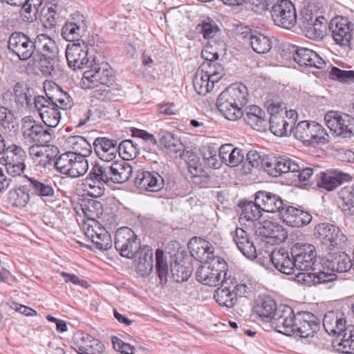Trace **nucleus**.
<instances>
[{"label":"nucleus","mask_w":354,"mask_h":354,"mask_svg":"<svg viewBox=\"0 0 354 354\" xmlns=\"http://www.w3.org/2000/svg\"><path fill=\"white\" fill-rule=\"evenodd\" d=\"M257 314L261 318L263 329L269 332H283L282 328H291L290 332H317L320 329L319 319L309 313H299L295 315L288 306L277 307L275 301L271 297L261 300L255 307Z\"/></svg>","instance_id":"f257e3e1"},{"label":"nucleus","mask_w":354,"mask_h":354,"mask_svg":"<svg viewBox=\"0 0 354 354\" xmlns=\"http://www.w3.org/2000/svg\"><path fill=\"white\" fill-rule=\"evenodd\" d=\"M248 88L243 84H234L218 97L216 106L221 113L229 120L241 118V110L248 103Z\"/></svg>","instance_id":"f03ea898"},{"label":"nucleus","mask_w":354,"mask_h":354,"mask_svg":"<svg viewBox=\"0 0 354 354\" xmlns=\"http://www.w3.org/2000/svg\"><path fill=\"white\" fill-rule=\"evenodd\" d=\"M227 270V264L225 261L215 257L198 267L196 277L198 281L204 285L216 286L226 279Z\"/></svg>","instance_id":"7ed1b4c3"},{"label":"nucleus","mask_w":354,"mask_h":354,"mask_svg":"<svg viewBox=\"0 0 354 354\" xmlns=\"http://www.w3.org/2000/svg\"><path fill=\"white\" fill-rule=\"evenodd\" d=\"M266 168L268 174L273 177H278L283 173H297V176L301 183L308 180L314 174L312 168H302L296 160L286 156L278 157V159L266 162Z\"/></svg>","instance_id":"20e7f679"},{"label":"nucleus","mask_w":354,"mask_h":354,"mask_svg":"<svg viewBox=\"0 0 354 354\" xmlns=\"http://www.w3.org/2000/svg\"><path fill=\"white\" fill-rule=\"evenodd\" d=\"M290 254L294 258L295 270L301 272L315 271L319 266L317 251L313 245L297 243L291 248Z\"/></svg>","instance_id":"39448f33"},{"label":"nucleus","mask_w":354,"mask_h":354,"mask_svg":"<svg viewBox=\"0 0 354 354\" xmlns=\"http://www.w3.org/2000/svg\"><path fill=\"white\" fill-rule=\"evenodd\" d=\"M66 57L68 66L73 69L93 66L94 58L89 55V46L84 40H77L69 44L66 49Z\"/></svg>","instance_id":"423d86ee"},{"label":"nucleus","mask_w":354,"mask_h":354,"mask_svg":"<svg viewBox=\"0 0 354 354\" xmlns=\"http://www.w3.org/2000/svg\"><path fill=\"white\" fill-rule=\"evenodd\" d=\"M295 138L304 143H326L328 142V135L319 124L301 121L293 129Z\"/></svg>","instance_id":"0eeeda50"},{"label":"nucleus","mask_w":354,"mask_h":354,"mask_svg":"<svg viewBox=\"0 0 354 354\" xmlns=\"http://www.w3.org/2000/svg\"><path fill=\"white\" fill-rule=\"evenodd\" d=\"M326 125L330 131L343 138L354 136V118L337 111H328L324 117Z\"/></svg>","instance_id":"6e6552de"},{"label":"nucleus","mask_w":354,"mask_h":354,"mask_svg":"<svg viewBox=\"0 0 354 354\" xmlns=\"http://www.w3.org/2000/svg\"><path fill=\"white\" fill-rule=\"evenodd\" d=\"M115 248L123 257L133 259L140 248V241L130 228L118 229L115 235Z\"/></svg>","instance_id":"1a4fd4ad"},{"label":"nucleus","mask_w":354,"mask_h":354,"mask_svg":"<svg viewBox=\"0 0 354 354\" xmlns=\"http://www.w3.org/2000/svg\"><path fill=\"white\" fill-rule=\"evenodd\" d=\"M271 16L275 25L286 29L294 27L297 21L295 7L290 0L277 1L272 6Z\"/></svg>","instance_id":"9d476101"},{"label":"nucleus","mask_w":354,"mask_h":354,"mask_svg":"<svg viewBox=\"0 0 354 354\" xmlns=\"http://www.w3.org/2000/svg\"><path fill=\"white\" fill-rule=\"evenodd\" d=\"M33 40L21 32H14L9 37L8 49L16 55L20 60L35 59Z\"/></svg>","instance_id":"9b49d317"},{"label":"nucleus","mask_w":354,"mask_h":354,"mask_svg":"<svg viewBox=\"0 0 354 354\" xmlns=\"http://www.w3.org/2000/svg\"><path fill=\"white\" fill-rule=\"evenodd\" d=\"M21 129L24 139L37 145H46L52 139V130L44 128L30 116L23 118Z\"/></svg>","instance_id":"f8f14e48"},{"label":"nucleus","mask_w":354,"mask_h":354,"mask_svg":"<svg viewBox=\"0 0 354 354\" xmlns=\"http://www.w3.org/2000/svg\"><path fill=\"white\" fill-rule=\"evenodd\" d=\"M84 234L96 249L107 250L112 246L111 235L100 223L92 218L84 224Z\"/></svg>","instance_id":"ddd939ff"},{"label":"nucleus","mask_w":354,"mask_h":354,"mask_svg":"<svg viewBox=\"0 0 354 354\" xmlns=\"http://www.w3.org/2000/svg\"><path fill=\"white\" fill-rule=\"evenodd\" d=\"M57 104L50 102L48 98L38 95L35 98L34 107L37 110L43 122L48 127H56L61 119V111Z\"/></svg>","instance_id":"4468645a"},{"label":"nucleus","mask_w":354,"mask_h":354,"mask_svg":"<svg viewBox=\"0 0 354 354\" xmlns=\"http://www.w3.org/2000/svg\"><path fill=\"white\" fill-rule=\"evenodd\" d=\"M315 230L317 239L329 250L337 248L346 240L343 232L338 227L332 224H318Z\"/></svg>","instance_id":"2eb2a0df"},{"label":"nucleus","mask_w":354,"mask_h":354,"mask_svg":"<svg viewBox=\"0 0 354 354\" xmlns=\"http://www.w3.org/2000/svg\"><path fill=\"white\" fill-rule=\"evenodd\" d=\"M353 24L343 17L333 18L329 25V30L335 43L341 46H348L352 40Z\"/></svg>","instance_id":"dca6fc26"},{"label":"nucleus","mask_w":354,"mask_h":354,"mask_svg":"<svg viewBox=\"0 0 354 354\" xmlns=\"http://www.w3.org/2000/svg\"><path fill=\"white\" fill-rule=\"evenodd\" d=\"M269 107L271 111L270 117V129L273 134L279 137L288 136L293 131V128L290 122L286 120L283 113L284 104H273Z\"/></svg>","instance_id":"f3484780"},{"label":"nucleus","mask_w":354,"mask_h":354,"mask_svg":"<svg viewBox=\"0 0 354 354\" xmlns=\"http://www.w3.org/2000/svg\"><path fill=\"white\" fill-rule=\"evenodd\" d=\"M188 249L192 257L201 262H207L214 257L212 244L200 237H192L188 243Z\"/></svg>","instance_id":"a211bd4d"},{"label":"nucleus","mask_w":354,"mask_h":354,"mask_svg":"<svg viewBox=\"0 0 354 354\" xmlns=\"http://www.w3.org/2000/svg\"><path fill=\"white\" fill-rule=\"evenodd\" d=\"M335 274L332 268L328 266V270H321L317 268L315 271L311 272H299L295 274V281L299 283L311 286L318 283H326L334 280Z\"/></svg>","instance_id":"6ab92c4d"},{"label":"nucleus","mask_w":354,"mask_h":354,"mask_svg":"<svg viewBox=\"0 0 354 354\" xmlns=\"http://www.w3.org/2000/svg\"><path fill=\"white\" fill-rule=\"evenodd\" d=\"M93 146L97 157L105 162L113 161L118 156V145L115 140L97 138L94 140Z\"/></svg>","instance_id":"aec40b11"},{"label":"nucleus","mask_w":354,"mask_h":354,"mask_svg":"<svg viewBox=\"0 0 354 354\" xmlns=\"http://www.w3.org/2000/svg\"><path fill=\"white\" fill-rule=\"evenodd\" d=\"M135 185L143 190L158 192L163 187L164 180L156 171H142L137 174Z\"/></svg>","instance_id":"412c9836"},{"label":"nucleus","mask_w":354,"mask_h":354,"mask_svg":"<svg viewBox=\"0 0 354 354\" xmlns=\"http://www.w3.org/2000/svg\"><path fill=\"white\" fill-rule=\"evenodd\" d=\"M279 216L286 225L295 227L306 225L312 221V216L308 212L292 206L284 207Z\"/></svg>","instance_id":"4be33fe9"},{"label":"nucleus","mask_w":354,"mask_h":354,"mask_svg":"<svg viewBox=\"0 0 354 354\" xmlns=\"http://www.w3.org/2000/svg\"><path fill=\"white\" fill-rule=\"evenodd\" d=\"M241 118L253 129L261 131L266 127V113L257 105H250L241 110Z\"/></svg>","instance_id":"5701e85b"},{"label":"nucleus","mask_w":354,"mask_h":354,"mask_svg":"<svg viewBox=\"0 0 354 354\" xmlns=\"http://www.w3.org/2000/svg\"><path fill=\"white\" fill-rule=\"evenodd\" d=\"M231 236L237 248L245 257L253 259L257 257L253 241L250 240L245 230L241 227H236L234 231L231 232Z\"/></svg>","instance_id":"b1692460"},{"label":"nucleus","mask_w":354,"mask_h":354,"mask_svg":"<svg viewBox=\"0 0 354 354\" xmlns=\"http://www.w3.org/2000/svg\"><path fill=\"white\" fill-rule=\"evenodd\" d=\"M270 260L274 267L281 273L288 275L294 273V258L285 248L274 249L270 254Z\"/></svg>","instance_id":"393cba45"},{"label":"nucleus","mask_w":354,"mask_h":354,"mask_svg":"<svg viewBox=\"0 0 354 354\" xmlns=\"http://www.w3.org/2000/svg\"><path fill=\"white\" fill-rule=\"evenodd\" d=\"M294 60L301 66L315 67L322 69L325 65L324 60L315 51L309 48H297L294 54Z\"/></svg>","instance_id":"a878e982"},{"label":"nucleus","mask_w":354,"mask_h":354,"mask_svg":"<svg viewBox=\"0 0 354 354\" xmlns=\"http://www.w3.org/2000/svg\"><path fill=\"white\" fill-rule=\"evenodd\" d=\"M255 201H257L263 212H278L280 215V212L284 208L283 201L279 196L265 191L256 193Z\"/></svg>","instance_id":"bb28decb"},{"label":"nucleus","mask_w":354,"mask_h":354,"mask_svg":"<svg viewBox=\"0 0 354 354\" xmlns=\"http://www.w3.org/2000/svg\"><path fill=\"white\" fill-rule=\"evenodd\" d=\"M73 341L79 351L91 349L93 353H102L105 350L104 344L89 333H74Z\"/></svg>","instance_id":"cd10ccee"},{"label":"nucleus","mask_w":354,"mask_h":354,"mask_svg":"<svg viewBox=\"0 0 354 354\" xmlns=\"http://www.w3.org/2000/svg\"><path fill=\"white\" fill-rule=\"evenodd\" d=\"M322 326L325 329V332H348L354 331L350 329V326H346V320L343 313H336L333 311L327 313L322 322Z\"/></svg>","instance_id":"c85d7f7f"},{"label":"nucleus","mask_w":354,"mask_h":354,"mask_svg":"<svg viewBox=\"0 0 354 354\" xmlns=\"http://www.w3.org/2000/svg\"><path fill=\"white\" fill-rule=\"evenodd\" d=\"M135 263L136 271L141 276L145 277L151 274L153 270V250L149 246H143L136 254Z\"/></svg>","instance_id":"c756f323"},{"label":"nucleus","mask_w":354,"mask_h":354,"mask_svg":"<svg viewBox=\"0 0 354 354\" xmlns=\"http://www.w3.org/2000/svg\"><path fill=\"white\" fill-rule=\"evenodd\" d=\"M238 297H250L257 290V282L252 277L243 274L238 279H228Z\"/></svg>","instance_id":"7c9ffc66"},{"label":"nucleus","mask_w":354,"mask_h":354,"mask_svg":"<svg viewBox=\"0 0 354 354\" xmlns=\"http://www.w3.org/2000/svg\"><path fill=\"white\" fill-rule=\"evenodd\" d=\"M219 158L223 163L230 167H236L244 159L243 150L234 147L232 144H225L219 148Z\"/></svg>","instance_id":"2f4dec72"},{"label":"nucleus","mask_w":354,"mask_h":354,"mask_svg":"<svg viewBox=\"0 0 354 354\" xmlns=\"http://www.w3.org/2000/svg\"><path fill=\"white\" fill-rule=\"evenodd\" d=\"M77 19L73 18L75 21H67L62 28L61 35L66 41H76L80 40L78 38L81 32L84 30L86 26L84 23V17L77 14Z\"/></svg>","instance_id":"473e14b6"},{"label":"nucleus","mask_w":354,"mask_h":354,"mask_svg":"<svg viewBox=\"0 0 354 354\" xmlns=\"http://www.w3.org/2000/svg\"><path fill=\"white\" fill-rule=\"evenodd\" d=\"M221 286L216 290L214 298L221 306L231 308L237 301L238 295L234 290L233 286L230 284L228 279L223 280L221 283Z\"/></svg>","instance_id":"72a5a7b5"},{"label":"nucleus","mask_w":354,"mask_h":354,"mask_svg":"<svg viewBox=\"0 0 354 354\" xmlns=\"http://www.w3.org/2000/svg\"><path fill=\"white\" fill-rule=\"evenodd\" d=\"M111 182L113 183H124L127 182L133 173L132 167L124 160L110 162Z\"/></svg>","instance_id":"f704fd0d"},{"label":"nucleus","mask_w":354,"mask_h":354,"mask_svg":"<svg viewBox=\"0 0 354 354\" xmlns=\"http://www.w3.org/2000/svg\"><path fill=\"white\" fill-rule=\"evenodd\" d=\"M347 174L337 171H327L320 173L317 185L327 191H333L339 187L344 181L346 180Z\"/></svg>","instance_id":"c9c22d12"},{"label":"nucleus","mask_w":354,"mask_h":354,"mask_svg":"<svg viewBox=\"0 0 354 354\" xmlns=\"http://www.w3.org/2000/svg\"><path fill=\"white\" fill-rule=\"evenodd\" d=\"M186 162L190 177L194 183L202 185L207 183L208 176L203 169L199 158L194 153L190 154Z\"/></svg>","instance_id":"e433bc0d"},{"label":"nucleus","mask_w":354,"mask_h":354,"mask_svg":"<svg viewBox=\"0 0 354 354\" xmlns=\"http://www.w3.org/2000/svg\"><path fill=\"white\" fill-rule=\"evenodd\" d=\"M15 101L21 107L31 109L34 107V91L32 88L17 82L14 86Z\"/></svg>","instance_id":"4c0bfd02"},{"label":"nucleus","mask_w":354,"mask_h":354,"mask_svg":"<svg viewBox=\"0 0 354 354\" xmlns=\"http://www.w3.org/2000/svg\"><path fill=\"white\" fill-rule=\"evenodd\" d=\"M332 346L338 353L354 354V333H333Z\"/></svg>","instance_id":"58836bf2"},{"label":"nucleus","mask_w":354,"mask_h":354,"mask_svg":"<svg viewBox=\"0 0 354 354\" xmlns=\"http://www.w3.org/2000/svg\"><path fill=\"white\" fill-rule=\"evenodd\" d=\"M66 144L70 149L69 152L78 156L86 158L92 151L91 144L82 136H70L67 138Z\"/></svg>","instance_id":"ea45409f"},{"label":"nucleus","mask_w":354,"mask_h":354,"mask_svg":"<svg viewBox=\"0 0 354 354\" xmlns=\"http://www.w3.org/2000/svg\"><path fill=\"white\" fill-rule=\"evenodd\" d=\"M261 234L263 236L273 239L275 243L284 242L288 238V232L284 227L275 222H265Z\"/></svg>","instance_id":"a19ab883"},{"label":"nucleus","mask_w":354,"mask_h":354,"mask_svg":"<svg viewBox=\"0 0 354 354\" xmlns=\"http://www.w3.org/2000/svg\"><path fill=\"white\" fill-rule=\"evenodd\" d=\"M239 206L241 208L240 222H254L259 220L262 215L263 211L257 201L241 202Z\"/></svg>","instance_id":"79ce46f5"},{"label":"nucleus","mask_w":354,"mask_h":354,"mask_svg":"<svg viewBox=\"0 0 354 354\" xmlns=\"http://www.w3.org/2000/svg\"><path fill=\"white\" fill-rule=\"evenodd\" d=\"M326 263L332 268V271L337 272H346L351 268H354L353 261L345 252L335 254L331 260H327Z\"/></svg>","instance_id":"37998d69"},{"label":"nucleus","mask_w":354,"mask_h":354,"mask_svg":"<svg viewBox=\"0 0 354 354\" xmlns=\"http://www.w3.org/2000/svg\"><path fill=\"white\" fill-rule=\"evenodd\" d=\"M3 156L0 158V163L2 165H8L18 162L24 161L26 157V151L19 146L11 145L2 152Z\"/></svg>","instance_id":"c03bdc74"},{"label":"nucleus","mask_w":354,"mask_h":354,"mask_svg":"<svg viewBox=\"0 0 354 354\" xmlns=\"http://www.w3.org/2000/svg\"><path fill=\"white\" fill-rule=\"evenodd\" d=\"M60 8V6L56 3H45L39 15L46 28H51L56 25Z\"/></svg>","instance_id":"a18cd8bd"},{"label":"nucleus","mask_w":354,"mask_h":354,"mask_svg":"<svg viewBox=\"0 0 354 354\" xmlns=\"http://www.w3.org/2000/svg\"><path fill=\"white\" fill-rule=\"evenodd\" d=\"M339 205L346 214L354 213V189L351 186L342 188L338 192Z\"/></svg>","instance_id":"49530a36"},{"label":"nucleus","mask_w":354,"mask_h":354,"mask_svg":"<svg viewBox=\"0 0 354 354\" xmlns=\"http://www.w3.org/2000/svg\"><path fill=\"white\" fill-rule=\"evenodd\" d=\"M198 69L207 75L214 84L218 82L225 75L223 66L216 62H204Z\"/></svg>","instance_id":"de8ad7c7"},{"label":"nucleus","mask_w":354,"mask_h":354,"mask_svg":"<svg viewBox=\"0 0 354 354\" xmlns=\"http://www.w3.org/2000/svg\"><path fill=\"white\" fill-rule=\"evenodd\" d=\"M250 45L252 50L259 54H265L269 52L272 48L270 39L263 34L255 32L249 36Z\"/></svg>","instance_id":"09e8293b"},{"label":"nucleus","mask_w":354,"mask_h":354,"mask_svg":"<svg viewBox=\"0 0 354 354\" xmlns=\"http://www.w3.org/2000/svg\"><path fill=\"white\" fill-rule=\"evenodd\" d=\"M206 75L198 68L193 79L194 88L196 93L201 95L210 92L214 85Z\"/></svg>","instance_id":"8fccbe9b"},{"label":"nucleus","mask_w":354,"mask_h":354,"mask_svg":"<svg viewBox=\"0 0 354 354\" xmlns=\"http://www.w3.org/2000/svg\"><path fill=\"white\" fill-rule=\"evenodd\" d=\"M30 200L29 194L24 187L13 189L8 193V201L12 207H24Z\"/></svg>","instance_id":"3c124183"},{"label":"nucleus","mask_w":354,"mask_h":354,"mask_svg":"<svg viewBox=\"0 0 354 354\" xmlns=\"http://www.w3.org/2000/svg\"><path fill=\"white\" fill-rule=\"evenodd\" d=\"M118 156L124 160H133L140 153L138 145L132 140H125L122 141L118 146Z\"/></svg>","instance_id":"603ef678"},{"label":"nucleus","mask_w":354,"mask_h":354,"mask_svg":"<svg viewBox=\"0 0 354 354\" xmlns=\"http://www.w3.org/2000/svg\"><path fill=\"white\" fill-rule=\"evenodd\" d=\"M93 68L96 73L100 84L109 85L113 81V71L106 62L93 63Z\"/></svg>","instance_id":"864d4df0"},{"label":"nucleus","mask_w":354,"mask_h":354,"mask_svg":"<svg viewBox=\"0 0 354 354\" xmlns=\"http://www.w3.org/2000/svg\"><path fill=\"white\" fill-rule=\"evenodd\" d=\"M159 142L169 153H177L184 147L180 140L170 132H164Z\"/></svg>","instance_id":"5fc2aeb1"},{"label":"nucleus","mask_w":354,"mask_h":354,"mask_svg":"<svg viewBox=\"0 0 354 354\" xmlns=\"http://www.w3.org/2000/svg\"><path fill=\"white\" fill-rule=\"evenodd\" d=\"M89 176H91L92 179L102 181L103 184L111 182L110 163L106 162L104 164H95L89 173Z\"/></svg>","instance_id":"6e6d98bb"},{"label":"nucleus","mask_w":354,"mask_h":354,"mask_svg":"<svg viewBox=\"0 0 354 354\" xmlns=\"http://www.w3.org/2000/svg\"><path fill=\"white\" fill-rule=\"evenodd\" d=\"M30 182V188L32 193L41 197L53 196L55 191L51 184L47 182L39 181L35 178H28Z\"/></svg>","instance_id":"4d7b16f0"},{"label":"nucleus","mask_w":354,"mask_h":354,"mask_svg":"<svg viewBox=\"0 0 354 354\" xmlns=\"http://www.w3.org/2000/svg\"><path fill=\"white\" fill-rule=\"evenodd\" d=\"M47 98H48L50 102H54V104H57V107L60 110H67L68 109H71L73 106V100L70 97V95L61 90L59 87L56 88V93L50 96L48 93H46Z\"/></svg>","instance_id":"13d9d810"},{"label":"nucleus","mask_w":354,"mask_h":354,"mask_svg":"<svg viewBox=\"0 0 354 354\" xmlns=\"http://www.w3.org/2000/svg\"><path fill=\"white\" fill-rule=\"evenodd\" d=\"M83 190L89 196L93 198L100 197L104 194L105 188L102 181L92 179L91 176L86 178L82 183Z\"/></svg>","instance_id":"bf43d9fd"},{"label":"nucleus","mask_w":354,"mask_h":354,"mask_svg":"<svg viewBox=\"0 0 354 354\" xmlns=\"http://www.w3.org/2000/svg\"><path fill=\"white\" fill-rule=\"evenodd\" d=\"M320 17L322 16L319 15L318 7L315 3H308L301 10V17L299 18L301 26L304 28L307 25H310V23L316 20V18Z\"/></svg>","instance_id":"052dcab7"},{"label":"nucleus","mask_w":354,"mask_h":354,"mask_svg":"<svg viewBox=\"0 0 354 354\" xmlns=\"http://www.w3.org/2000/svg\"><path fill=\"white\" fill-rule=\"evenodd\" d=\"M88 169V164L86 158L75 154V160H73L67 176L77 178L85 174Z\"/></svg>","instance_id":"680f3d73"},{"label":"nucleus","mask_w":354,"mask_h":354,"mask_svg":"<svg viewBox=\"0 0 354 354\" xmlns=\"http://www.w3.org/2000/svg\"><path fill=\"white\" fill-rule=\"evenodd\" d=\"M170 270L174 280L177 283L187 281L192 273L190 268L186 267L177 261L171 263Z\"/></svg>","instance_id":"e2e57ef3"},{"label":"nucleus","mask_w":354,"mask_h":354,"mask_svg":"<svg viewBox=\"0 0 354 354\" xmlns=\"http://www.w3.org/2000/svg\"><path fill=\"white\" fill-rule=\"evenodd\" d=\"M156 270L161 281L167 280L169 273V266L164 252L160 249L156 251Z\"/></svg>","instance_id":"0e129e2a"},{"label":"nucleus","mask_w":354,"mask_h":354,"mask_svg":"<svg viewBox=\"0 0 354 354\" xmlns=\"http://www.w3.org/2000/svg\"><path fill=\"white\" fill-rule=\"evenodd\" d=\"M330 79L343 84L354 83V71L342 70L336 66H333L329 72Z\"/></svg>","instance_id":"69168bd1"},{"label":"nucleus","mask_w":354,"mask_h":354,"mask_svg":"<svg viewBox=\"0 0 354 354\" xmlns=\"http://www.w3.org/2000/svg\"><path fill=\"white\" fill-rule=\"evenodd\" d=\"M324 21H325V18L322 16L319 18H316V20L310 23V25L304 27L306 32V36L314 39L322 37L324 28Z\"/></svg>","instance_id":"338daca9"},{"label":"nucleus","mask_w":354,"mask_h":354,"mask_svg":"<svg viewBox=\"0 0 354 354\" xmlns=\"http://www.w3.org/2000/svg\"><path fill=\"white\" fill-rule=\"evenodd\" d=\"M73 159L75 160V154L69 151L64 153L57 158L55 167L59 173L67 175Z\"/></svg>","instance_id":"774afa93"}]
</instances>
